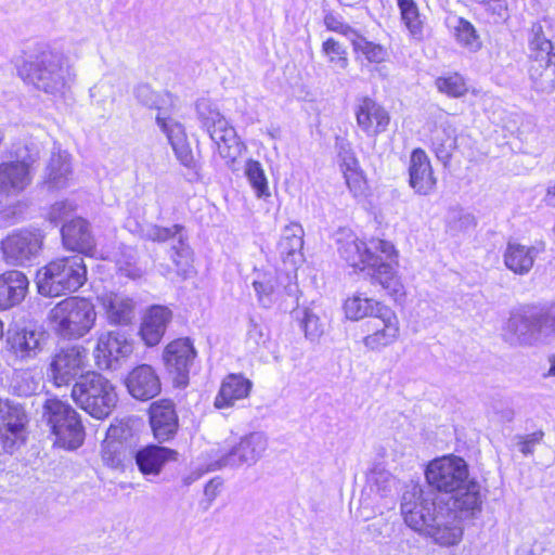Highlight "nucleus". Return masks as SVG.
<instances>
[{
  "label": "nucleus",
  "instance_id": "obj_43",
  "mask_svg": "<svg viewBox=\"0 0 555 555\" xmlns=\"http://www.w3.org/2000/svg\"><path fill=\"white\" fill-rule=\"evenodd\" d=\"M296 318H300V326L308 339L314 340L324 333L325 324L311 310L298 311Z\"/></svg>",
  "mask_w": 555,
  "mask_h": 555
},
{
  "label": "nucleus",
  "instance_id": "obj_10",
  "mask_svg": "<svg viewBox=\"0 0 555 555\" xmlns=\"http://www.w3.org/2000/svg\"><path fill=\"white\" fill-rule=\"evenodd\" d=\"M196 112L202 127L217 146L219 155L233 162L241 151L235 129L229 125L219 109L207 100H201L196 103Z\"/></svg>",
  "mask_w": 555,
  "mask_h": 555
},
{
  "label": "nucleus",
  "instance_id": "obj_28",
  "mask_svg": "<svg viewBox=\"0 0 555 555\" xmlns=\"http://www.w3.org/2000/svg\"><path fill=\"white\" fill-rule=\"evenodd\" d=\"M27 276L17 270L0 274V310H7L23 301L28 291Z\"/></svg>",
  "mask_w": 555,
  "mask_h": 555
},
{
  "label": "nucleus",
  "instance_id": "obj_17",
  "mask_svg": "<svg viewBox=\"0 0 555 555\" xmlns=\"http://www.w3.org/2000/svg\"><path fill=\"white\" fill-rule=\"evenodd\" d=\"M196 354L190 338H178L166 346L163 359L169 373L175 375L178 386L185 387L189 384V374Z\"/></svg>",
  "mask_w": 555,
  "mask_h": 555
},
{
  "label": "nucleus",
  "instance_id": "obj_49",
  "mask_svg": "<svg viewBox=\"0 0 555 555\" xmlns=\"http://www.w3.org/2000/svg\"><path fill=\"white\" fill-rule=\"evenodd\" d=\"M122 449V443L112 442L111 440H104L102 444L103 462L112 468L121 467L125 459Z\"/></svg>",
  "mask_w": 555,
  "mask_h": 555
},
{
  "label": "nucleus",
  "instance_id": "obj_24",
  "mask_svg": "<svg viewBox=\"0 0 555 555\" xmlns=\"http://www.w3.org/2000/svg\"><path fill=\"white\" fill-rule=\"evenodd\" d=\"M126 386L134 399L142 401L155 398L162 390L159 376L149 364L135 366L128 374Z\"/></svg>",
  "mask_w": 555,
  "mask_h": 555
},
{
  "label": "nucleus",
  "instance_id": "obj_27",
  "mask_svg": "<svg viewBox=\"0 0 555 555\" xmlns=\"http://www.w3.org/2000/svg\"><path fill=\"white\" fill-rule=\"evenodd\" d=\"M156 124L166 134L180 164L190 169L194 168V156L188 142L183 126L180 122H177L166 116H160L159 114L156 116Z\"/></svg>",
  "mask_w": 555,
  "mask_h": 555
},
{
  "label": "nucleus",
  "instance_id": "obj_13",
  "mask_svg": "<svg viewBox=\"0 0 555 555\" xmlns=\"http://www.w3.org/2000/svg\"><path fill=\"white\" fill-rule=\"evenodd\" d=\"M425 475L429 486L440 492L450 494L469 479L466 462L455 455L431 461Z\"/></svg>",
  "mask_w": 555,
  "mask_h": 555
},
{
  "label": "nucleus",
  "instance_id": "obj_26",
  "mask_svg": "<svg viewBox=\"0 0 555 555\" xmlns=\"http://www.w3.org/2000/svg\"><path fill=\"white\" fill-rule=\"evenodd\" d=\"M378 318L373 319V333L365 336L364 345L377 350L392 344L399 334V322L395 312L390 308H378Z\"/></svg>",
  "mask_w": 555,
  "mask_h": 555
},
{
  "label": "nucleus",
  "instance_id": "obj_39",
  "mask_svg": "<svg viewBox=\"0 0 555 555\" xmlns=\"http://www.w3.org/2000/svg\"><path fill=\"white\" fill-rule=\"evenodd\" d=\"M345 312L346 317L350 320H360L365 317H371L373 319L378 318L377 310L378 308H387L380 302L373 301L370 298H362L360 295H356L351 298H348L345 301Z\"/></svg>",
  "mask_w": 555,
  "mask_h": 555
},
{
  "label": "nucleus",
  "instance_id": "obj_35",
  "mask_svg": "<svg viewBox=\"0 0 555 555\" xmlns=\"http://www.w3.org/2000/svg\"><path fill=\"white\" fill-rule=\"evenodd\" d=\"M31 182V175L23 166L4 162L0 164V194L16 195Z\"/></svg>",
  "mask_w": 555,
  "mask_h": 555
},
{
  "label": "nucleus",
  "instance_id": "obj_23",
  "mask_svg": "<svg viewBox=\"0 0 555 555\" xmlns=\"http://www.w3.org/2000/svg\"><path fill=\"white\" fill-rule=\"evenodd\" d=\"M62 241L67 249L93 257L96 253L94 236L87 220L78 217L65 222L61 229Z\"/></svg>",
  "mask_w": 555,
  "mask_h": 555
},
{
  "label": "nucleus",
  "instance_id": "obj_6",
  "mask_svg": "<svg viewBox=\"0 0 555 555\" xmlns=\"http://www.w3.org/2000/svg\"><path fill=\"white\" fill-rule=\"evenodd\" d=\"M72 398L81 410L96 420L107 418L118 402L114 384L93 371L80 375L75 382Z\"/></svg>",
  "mask_w": 555,
  "mask_h": 555
},
{
  "label": "nucleus",
  "instance_id": "obj_36",
  "mask_svg": "<svg viewBox=\"0 0 555 555\" xmlns=\"http://www.w3.org/2000/svg\"><path fill=\"white\" fill-rule=\"evenodd\" d=\"M72 176L69 156L65 152L53 153L47 167L44 183L51 190H61L68 185Z\"/></svg>",
  "mask_w": 555,
  "mask_h": 555
},
{
  "label": "nucleus",
  "instance_id": "obj_5",
  "mask_svg": "<svg viewBox=\"0 0 555 555\" xmlns=\"http://www.w3.org/2000/svg\"><path fill=\"white\" fill-rule=\"evenodd\" d=\"M95 320L94 305L78 296L62 299L48 313L51 330L64 339L83 337L94 326Z\"/></svg>",
  "mask_w": 555,
  "mask_h": 555
},
{
  "label": "nucleus",
  "instance_id": "obj_41",
  "mask_svg": "<svg viewBox=\"0 0 555 555\" xmlns=\"http://www.w3.org/2000/svg\"><path fill=\"white\" fill-rule=\"evenodd\" d=\"M137 101L151 109H157L160 116H164L162 111L165 108L166 99L164 95L155 92L147 83H140L133 90Z\"/></svg>",
  "mask_w": 555,
  "mask_h": 555
},
{
  "label": "nucleus",
  "instance_id": "obj_14",
  "mask_svg": "<svg viewBox=\"0 0 555 555\" xmlns=\"http://www.w3.org/2000/svg\"><path fill=\"white\" fill-rule=\"evenodd\" d=\"M27 414L23 405L14 400L0 399V454L13 453L24 440Z\"/></svg>",
  "mask_w": 555,
  "mask_h": 555
},
{
  "label": "nucleus",
  "instance_id": "obj_15",
  "mask_svg": "<svg viewBox=\"0 0 555 555\" xmlns=\"http://www.w3.org/2000/svg\"><path fill=\"white\" fill-rule=\"evenodd\" d=\"M268 439L261 431H254L241 438L229 451L222 454L214 464L215 468H236L242 465L251 466L264 454Z\"/></svg>",
  "mask_w": 555,
  "mask_h": 555
},
{
  "label": "nucleus",
  "instance_id": "obj_20",
  "mask_svg": "<svg viewBox=\"0 0 555 555\" xmlns=\"http://www.w3.org/2000/svg\"><path fill=\"white\" fill-rule=\"evenodd\" d=\"M354 115L358 127L370 138H376L385 132L390 122L386 108L370 96L357 100Z\"/></svg>",
  "mask_w": 555,
  "mask_h": 555
},
{
  "label": "nucleus",
  "instance_id": "obj_9",
  "mask_svg": "<svg viewBox=\"0 0 555 555\" xmlns=\"http://www.w3.org/2000/svg\"><path fill=\"white\" fill-rule=\"evenodd\" d=\"M42 420L62 447L74 450L83 442L85 431L79 414L67 401L55 397L46 399Z\"/></svg>",
  "mask_w": 555,
  "mask_h": 555
},
{
  "label": "nucleus",
  "instance_id": "obj_63",
  "mask_svg": "<svg viewBox=\"0 0 555 555\" xmlns=\"http://www.w3.org/2000/svg\"><path fill=\"white\" fill-rule=\"evenodd\" d=\"M516 555H535L531 547L521 545L517 548Z\"/></svg>",
  "mask_w": 555,
  "mask_h": 555
},
{
  "label": "nucleus",
  "instance_id": "obj_52",
  "mask_svg": "<svg viewBox=\"0 0 555 555\" xmlns=\"http://www.w3.org/2000/svg\"><path fill=\"white\" fill-rule=\"evenodd\" d=\"M324 25L328 30L338 33L347 37L350 41L358 33V30L352 28L350 25L345 24L339 16H336L333 13H327L324 16Z\"/></svg>",
  "mask_w": 555,
  "mask_h": 555
},
{
  "label": "nucleus",
  "instance_id": "obj_32",
  "mask_svg": "<svg viewBox=\"0 0 555 555\" xmlns=\"http://www.w3.org/2000/svg\"><path fill=\"white\" fill-rule=\"evenodd\" d=\"M111 324L126 325L133 318L134 302L131 298L117 293H107L98 297Z\"/></svg>",
  "mask_w": 555,
  "mask_h": 555
},
{
  "label": "nucleus",
  "instance_id": "obj_51",
  "mask_svg": "<svg viewBox=\"0 0 555 555\" xmlns=\"http://www.w3.org/2000/svg\"><path fill=\"white\" fill-rule=\"evenodd\" d=\"M369 480L382 496H386L390 493L396 485V479L392 475L382 469H374L369 476Z\"/></svg>",
  "mask_w": 555,
  "mask_h": 555
},
{
  "label": "nucleus",
  "instance_id": "obj_21",
  "mask_svg": "<svg viewBox=\"0 0 555 555\" xmlns=\"http://www.w3.org/2000/svg\"><path fill=\"white\" fill-rule=\"evenodd\" d=\"M409 184L418 195L431 194L437 185L430 159L420 147L414 149L410 156Z\"/></svg>",
  "mask_w": 555,
  "mask_h": 555
},
{
  "label": "nucleus",
  "instance_id": "obj_8",
  "mask_svg": "<svg viewBox=\"0 0 555 555\" xmlns=\"http://www.w3.org/2000/svg\"><path fill=\"white\" fill-rule=\"evenodd\" d=\"M551 334H555V302L546 309L512 313L504 327L503 337L512 346H532Z\"/></svg>",
  "mask_w": 555,
  "mask_h": 555
},
{
  "label": "nucleus",
  "instance_id": "obj_47",
  "mask_svg": "<svg viewBox=\"0 0 555 555\" xmlns=\"http://www.w3.org/2000/svg\"><path fill=\"white\" fill-rule=\"evenodd\" d=\"M436 87L440 92L453 98L462 96L467 92L466 83L459 74L437 78Z\"/></svg>",
  "mask_w": 555,
  "mask_h": 555
},
{
  "label": "nucleus",
  "instance_id": "obj_42",
  "mask_svg": "<svg viewBox=\"0 0 555 555\" xmlns=\"http://www.w3.org/2000/svg\"><path fill=\"white\" fill-rule=\"evenodd\" d=\"M245 175L258 197L270 195L268 181L259 162L249 159L245 166Z\"/></svg>",
  "mask_w": 555,
  "mask_h": 555
},
{
  "label": "nucleus",
  "instance_id": "obj_16",
  "mask_svg": "<svg viewBox=\"0 0 555 555\" xmlns=\"http://www.w3.org/2000/svg\"><path fill=\"white\" fill-rule=\"evenodd\" d=\"M87 358V349L78 345L59 349L52 357L49 369L54 384L64 386L76 382L83 374Z\"/></svg>",
  "mask_w": 555,
  "mask_h": 555
},
{
  "label": "nucleus",
  "instance_id": "obj_60",
  "mask_svg": "<svg viewBox=\"0 0 555 555\" xmlns=\"http://www.w3.org/2000/svg\"><path fill=\"white\" fill-rule=\"evenodd\" d=\"M222 486V479L219 478V477H216V478H212L210 479L206 486H205V489H204V493L205 495L210 500H215L216 496L218 495L219 493V489L221 488Z\"/></svg>",
  "mask_w": 555,
  "mask_h": 555
},
{
  "label": "nucleus",
  "instance_id": "obj_46",
  "mask_svg": "<svg viewBox=\"0 0 555 555\" xmlns=\"http://www.w3.org/2000/svg\"><path fill=\"white\" fill-rule=\"evenodd\" d=\"M475 227V217L463 209H452L448 214L447 228L452 234L465 232Z\"/></svg>",
  "mask_w": 555,
  "mask_h": 555
},
{
  "label": "nucleus",
  "instance_id": "obj_22",
  "mask_svg": "<svg viewBox=\"0 0 555 555\" xmlns=\"http://www.w3.org/2000/svg\"><path fill=\"white\" fill-rule=\"evenodd\" d=\"M149 414L153 435L158 442H165L175 437L179 428V421L172 401L158 400L153 402Z\"/></svg>",
  "mask_w": 555,
  "mask_h": 555
},
{
  "label": "nucleus",
  "instance_id": "obj_62",
  "mask_svg": "<svg viewBox=\"0 0 555 555\" xmlns=\"http://www.w3.org/2000/svg\"><path fill=\"white\" fill-rule=\"evenodd\" d=\"M343 163L347 167L348 170H353L358 165V160L354 157L353 153L349 154V155H345L343 157Z\"/></svg>",
  "mask_w": 555,
  "mask_h": 555
},
{
  "label": "nucleus",
  "instance_id": "obj_55",
  "mask_svg": "<svg viewBox=\"0 0 555 555\" xmlns=\"http://www.w3.org/2000/svg\"><path fill=\"white\" fill-rule=\"evenodd\" d=\"M544 437V433L542 430L534 431L529 435L518 436V449L519 451L528 456L533 454L535 446H538Z\"/></svg>",
  "mask_w": 555,
  "mask_h": 555
},
{
  "label": "nucleus",
  "instance_id": "obj_57",
  "mask_svg": "<svg viewBox=\"0 0 555 555\" xmlns=\"http://www.w3.org/2000/svg\"><path fill=\"white\" fill-rule=\"evenodd\" d=\"M13 387L18 396L27 397L36 391L38 383L35 382L30 373L23 372L18 375V379H16Z\"/></svg>",
  "mask_w": 555,
  "mask_h": 555
},
{
  "label": "nucleus",
  "instance_id": "obj_12",
  "mask_svg": "<svg viewBox=\"0 0 555 555\" xmlns=\"http://www.w3.org/2000/svg\"><path fill=\"white\" fill-rule=\"evenodd\" d=\"M43 238L44 235L39 229L12 232L1 242L4 261L11 266H26L39 256Z\"/></svg>",
  "mask_w": 555,
  "mask_h": 555
},
{
  "label": "nucleus",
  "instance_id": "obj_4",
  "mask_svg": "<svg viewBox=\"0 0 555 555\" xmlns=\"http://www.w3.org/2000/svg\"><path fill=\"white\" fill-rule=\"evenodd\" d=\"M87 281V267L80 255L50 261L37 272L36 284L42 296L56 297L75 293Z\"/></svg>",
  "mask_w": 555,
  "mask_h": 555
},
{
  "label": "nucleus",
  "instance_id": "obj_54",
  "mask_svg": "<svg viewBox=\"0 0 555 555\" xmlns=\"http://www.w3.org/2000/svg\"><path fill=\"white\" fill-rule=\"evenodd\" d=\"M75 205L68 201H61L54 203L48 212V220L53 224H59L64 221L73 211Z\"/></svg>",
  "mask_w": 555,
  "mask_h": 555
},
{
  "label": "nucleus",
  "instance_id": "obj_53",
  "mask_svg": "<svg viewBox=\"0 0 555 555\" xmlns=\"http://www.w3.org/2000/svg\"><path fill=\"white\" fill-rule=\"evenodd\" d=\"M253 287L257 294L259 304L269 308L273 302V284L270 279L264 278L263 280H255L253 282Z\"/></svg>",
  "mask_w": 555,
  "mask_h": 555
},
{
  "label": "nucleus",
  "instance_id": "obj_1",
  "mask_svg": "<svg viewBox=\"0 0 555 555\" xmlns=\"http://www.w3.org/2000/svg\"><path fill=\"white\" fill-rule=\"evenodd\" d=\"M401 513L411 529L431 538L437 544L454 545L462 539L463 528L454 514L444 513L442 500L437 502L436 495L421 486H412L403 492Z\"/></svg>",
  "mask_w": 555,
  "mask_h": 555
},
{
  "label": "nucleus",
  "instance_id": "obj_61",
  "mask_svg": "<svg viewBox=\"0 0 555 555\" xmlns=\"http://www.w3.org/2000/svg\"><path fill=\"white\" fill-rule=\"evenodd\" d=\"M336 146L338 149V156L341 159L345 155L352 154L350 144L343 139H339V138L336 139Z\"/></svg>",
  "mask_w": 555,
  "mask_h": 555
},
{
  "label": "nucleus",
  "instance_id": "obj_30",
  "mask_svg": "<svg viewBox=\"0 0 555 555\" xmlns=\"http://www.w3.org/2000/svg\"><path fill=\"white\" fill-rule=\"evenodd\" d=\"M172 318L171 311L163 306L152 307L141 324L140 334L147 346L157 345Z\"/></svg>",
  "mask_w": 555,
  "mask_h": 555
},
{
  "label": "nucleus",
  "instance_id": "obj_48",
  "mask_svg": "<svg viewBox=\"0 0 555 555\" xmlns=\"http://www.w3.org/2000/svg\"><path fill=\"white\" fill-rule=\"evenodd\" d=\"M400 14L410 34L414 38L421 39L423 37V22L416 3H410V5L400 9Z\"/></svg>",
  "mask_w": 555,
  "mask_h": 555
},
{
  "label": "nucleus",
  "instance_id": "obj_59",
  "mask_svg": "<svg viewBox=\"0 0 555 555\" xmlns=\"http://www.w3.org/2000/svg\"><path fill=\"white\" fill-rule=\"evenodd\" d=\"M130 433V429L121 424H111V426L106 430V437L104 440H111L112 442L122 443V440L127 438V435Z\"/></svg>",
  "mask_w": 555,
  "mask_h": 555
},
{
  "label": "nucleus",
  "instance_id": "obj_44",
  "mask_svg": "<svg viewBox=\"0 0 555 555\" xmlns=\"http://www.w3.org/2000/svg\"><path fill=\"white\" fill-rule=\"evenodd\" d=\"M11 157H13L14 160H11L10 163L23 166L26 169V171L30 173L31 166L39 158V150L33 143L16 144L13 146Z\"/></svg>",
  "mask_w": 555,
  "mask_h": 555
},
{
  "label": "nucleus",
  "instance_id": "obj_64",
  "mask_svg": "<svg viewBox=\"0 0 555 555\" xmlns=\"http://www.w3.org/2000/svg\"><path fill=\"white\" fill-rule=\"evenodd\" d=\"M17 209L20 210L18 212L21 214L22 210L20 209V206L17 207H14L13 209H9V210H4L3 211V216L4 217H10L12 215V218H13V222L17 221L18 217H16V211Z\"/></svg>",
  "mask_w": 555,
  "mask_h": 555
},
{
  "label": "nucleus",
  "instance_id": "obj_3",
  "mask_svg": "<svg viewBox=\"0 0 555 555\" xmlns=\"http://www.w3.org/2000/svg\"><path fill=\"white\" fill-rule=\"evenodd\" d=\"M17 75L25 85L52 96L64 95L76 77L66 56L44 43L34 47L17 66Z\"/></svg>",
  "mask_w": 555,
  "mask_h": 555
},
{
  "label": "nucleus",
  "instance_id": "obj_7",
  "mask_svg": "<svg viewBox=\"0 0 555 555\" xmlns=\"http://www.w3.org/2000/svg\"><path fill=\"white\" fill-rule=\"evenodd\" d=\"M529 78L538 92L555 89V47L541 22L532 23L527 33Z\"/></svg>",
  "mask_w": 555,
  "mask_h": 555
},
{
  "label": "nucleus",
  "instance_id": "obj_34",
  "mask_svg": "<svg viewBox=\"0 0 555 555\" xmlns=\"http://www.w3.org/2000/svg\"><path fill=\"white\" fill-rule=\"evenodd\" d=\"M539 249L516 242H508L504 251L505 266L516 274H527L533 267Z\"/></svg>",
  "mask_w": 555,
  "mask_h": 555
},
{
  "label": "nucleus",
  "instance_id": "obj_18",
  "mask_svg": "<svg viewBox=\"0 0 555 555\" xmlns=\"http://www.w3.org/2000/svg\"><path fill=\"white\" fill-rule=\"evenodd\" d=\"M483 498L480 483L469 478L447 501H442V505L444 513H453L462 527V518L475 516L481 511Z\"/></svg>",
  "mask_w": 555,
  "mask_h": 555
},
{
  "label": "nucleus",
  "instance_id": "obj_58",
  "mask_svg": "<svg viewBox=\"0 0 555 555\" xmlns=\"http://www.w3.org/2000/svg\"><path fill=\"white\" fill-rule=\"evenodd\" d=\"M475 3L483 4L487 11L500 20L507 18V2L506 0H472Z\"/></svg>",
  "mask_w": 555,
  "mask_h": 555
},
{
  "label": "nucleus",
  "instance_id": "obj_31",
  "mask_svg": "<svg viewBox=\"0 0 555 555\" xmlns=\"http://www.w3.org/2000/svg\"><path fill=\"white\" fill-rule=\"evenodd\" d=\"M251 387L253 383L243 375L230 374L222 380L214 404L217 409L233 406L236 400L249 395Z\"/></svg>",
  "mask_w": 555,
  "mask_h": 555
},
{
  "label": "nucleus",
  "instance_id": "obj_11",
  "mask_svg": "<svg viewBox=\"0 0 555 555\" xmlns=\"http://www.w3.org/2000/svg\"><path fill=\"white\" fill-rule=\"evenodd\" d=\"M143 237L157 243L172 241L173 255L172 261L176 266L177 273L183 279L189 278L193 273L192 253L186 243L188 235L182 224H173L171 227H160L151 224L143 230Z\"/></svg>",
  "mask_w": 555,
  "mask_h": 555
},
{
  "label": "nucleus",
  "instance_id": "obj_2",
  "mask_svg": "<svg viewBox=\"0 0 555 555\" xmlns=\"http://www.w3.org/2000/svg\"><path fill=\"white\" fill-rule=\"evenodd\" d=\"M337 244L340 257L349 266L366 270L372 285L379 286L390 296L402 294L403 285L391 263L396 250L390 242L372 238L364 243L349 232L337 238Z\"/></svg>",
  "mask_w": 555,
  "mask_h": 555
},
{
  "label": "nucleus",
  "instance_id": "obj_29",
  "mask_svg": "<svg viewBox=\"0 0 555 555\" xmlns=\"http://www.w3.org/2000/svg\"><path fill=\"white\" fill-rule=\"evenodd\" d=\"M178 452L167 447L149 444L139 449L134 454L135 464L143 475H158L164 465L176 461Z\"/></svg>",
  "mask_w": 555,
  "mask_h": 555
},
{
  "label": "nucleus",
  "instance_id": "obj_33",
  "mask_svg": "<svg viewBox=\"0 0 555 555\" xmlns=\"http://www.w3.org/2000/svg\"><path fill=\"white\" fill-rule=\"evenodd\" d=\"M304 229L300 224L287 225L278 243V250L285 263L296 267L302 261Z\"/></svg>",
  "mask_w": 555,
  "mask_h": 555
},
{
  "label": "nucleus",
  "instance_id": "obj_56",
  "mask_svg": "<svg viewBox=\"0 0 555 555\" xmlns=\"http://www.w3.org/2000/svg\"><path fill=\"white\" fill-rule=\"evenodd\" d=\"M269 339V333L266 326L258 324L254 319L249 320L247 330V341L255 346H264Z\"/></svg>",
  "mask_w": 555,
  "mask_h": 555
},
{
  "label": "nucleus",
  "instance_id": "obj_40",
  "mask_svg": "<svg viewBox=\"0 0 555 555\" xmlns=\"http://www.w3.org/2000/svg\"><path fill=\"white\" fill-rule=\"evenodd\" d=\"M354 52L361 53L371 63H382L386 60L387 50L379 43L369 41L365 37L357 33L350 41Z\"/></svg>",
  "mask_w": 555,
  "mask_h": 555
},
{
  "label": "nucleus",
  "instance_id": "obj_50",
  "mask_svg": "<svg viewBox=\"0 0 555 555\" xmlns=\"http://www.w3.org/2000/svg\"><path fill=\"white\" fill-rule=\"evenodd\" d=\"M120 274L132 280L139 279L143 275V269L138 264L135 253L129 248L125 251L119 261Z\"/></svg>",
  "mask_w": 555,
  "mask_h": 555
},
{
  "label": "nucleus",
  "instance_id": "obj_25",
  "mask_svg": "<svg viewBox=\"0 0 555 555\" xmlns=\"http://www.w3.org/2000/svg\"><path fill=\"white\" fill-rule=\"evenodd\" d=\"M46 341L44 332L28 328L9 331L7 344L9 351L20 360L36 358L43 349Z\"/></svg>",
  "mask_w": 555,
  "mask_h": 555
},
{
  "label": "nucleus",
  "instance_id": "obj_19",
  "mask_svg": "<svg viewBox=\"0 0 555 555\" xmlns=\"http://www.w3.org/2000/svg\"><path fill=\"white\" fill-rule=\"evenodd\" d=\"M132 351V341L126 332L111 331L99 337L94 353L100 367L115 370Z\"/></svg>",
  "mask_w": 555,
  "mask_h": 555
},
{
  "label": "nucleus",
  "instance_id": "obj_38",
  "mask_svg": "<svg viewBox=\"0 0 555 555\" xmlns=\"http://www.w3.org/2000/svg\"><path fill=\"white\" fill-rule=\"evenodd\" d=\"M456 141V131L452 127H444L435 131L431 139L433 151L443 166H448L450 163L453 151L457 146Z\"/></svg>",
  "mask_w": 555,
  "mask_h": 555
},
{
  "label": "nucleus",
  "instance_id": "obj_37",
  "mask_svg": "<svg viewBox=\"0 0 555 555\" xmlns=\"http://www.w3.org/2000/svg\"><path fill=\"white\" fill-rule=\"evenodd\" d=\"M450 27L452 28L453 36L460 46L470 52H477L481 49L482 41L477 34L476 28L469 21L454 16L450 20Z\"/></svg>",
  "mask_w": 555,
  "mask_h": 555
},
{
  "label": "nucleus",
  "instance_id": "obj_45",
  "mask_svg": "<svg viewBox=\"0 0 555 555\" xmlns=\"http://www.w3.org/2000/svg\"><path fill=\"white\" fill-rule=\"evenodd\" d=\"M322 52L328 57V62L340 69L348 67L349 61L345 47L334 38H328L322 43Z\"/></svg>",
  "mask_w": 555,
  "mask_h": 555
}]
</instances>
